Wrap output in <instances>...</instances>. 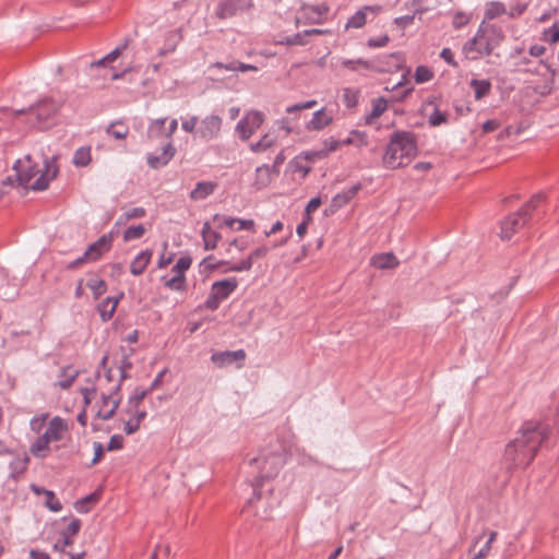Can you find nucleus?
<instances>
[{
    "mask_svg": "<svg viewBox=\"0 0 559 559\" xmlns=\"http://www.w3.org/2000/svg\"><path fill=\"white\" fill-rule=\"evenodd\" d=\"M286 462L285 445L276 440L267 448L263 449L258 456L249 461V465L254 473L251 483L253 489V497L249 500L250 503L257 502L263 507L264 493H272L273 487L269 481L276 477Z\"/></svg>",
    "mask_w": 559,
    "mask_h": 559,
    "instance_id": "obj_1",
    "label": "nucleus"
},
{
    "mask_svg": "<svg viewBox=\"0 0 559 559\" xmlns=\"http://www.w3.org/2000/svg\"><path fill=\"white\" fill-rule=\"evenodd\" d=\"M519 436L506 445L503 460L509 468L526 467L535 457L539 447L549 436L543 423L525 421Z\"/></svg>",
    "mask_w": 559,
    "mask_h": 559,
    "instance_id": "obj_2",
    "label": "nucleus"
},
{
    "mask_svg": "<svg viewBox=\"0 0 559 559\" xmlns=\"http://www.w3.org/2000/svg\"><path fill=\"white\" fill-rule=\"evenodd\" d=\"M503 39L504 33L500 26L483 21L476 34L463 45L462 51L468 60H479L490 56Z\"/></svg>",
    "mask_w": 559,
    "mask_h": 559,
    "instance_id": "obj_3",
    "label": "nucleus"
},
{
    "mask_svg": "<svg viewBox=\"0 0 559 559\" xmlns=\"http://www.w3.org/2000/svg\"><path fill=\"white\" fill-rule=\"evenodd\" d=\"M417 144L411 132H395L386 146L383 165L389 169H396L407 165L416 155Z\"/></svg>",
    "mask_w": 559,
    "mask_h": 559,
    "instance_id": "obj_4",
    "label": "nucleus"
},
{
    "mask_svg": "<svg viewBox=\"0 0 559 559\" xmlns=\"http://www.w3.org/2000/svg\"><path fill=\"white\" fill-rule=\"evenodd\" d=\"M544 197L542 192L535 194L521 210L506 217L501 222V238L510 239L520 228L525 226L531 217V213L544 200Z\"/></svg>",
    "mask_w": 559,
    "mask_h": 559,
    "instance_id": "obj_5",
    "label": "nucleus"
},
{
    "mask_svg": "<svg viewBox=\"0 0 559 559\" xmlns=\"http://www.w3.org/2000/svg\"><path fill=\"white\" fill-rule=\"evenodd\" d=\"M238 281L236 277H229L214 282L211 287L210 296L205 301V308L209 310H216L221 302L227 299L231 293L236 290Z\"/></svg>",
    "mask_w": 559,
    "mask_h": 559,
    "instance_id": "obj_6",
    "label": "nucleus"
},
{
    "mask_svg": "<svg viewBox=\"0 0 559 559\" xmlns=\"http://www.w3.org/2000/svg\"><path fill=\"white\" fill-rule=\"evenodd\" d=\"M223 118L216 114H210L202 118L198 124L197 138L210 142L221 135Z\"/></svg>",
    "mask_w": 559,
    "mask_h": 559,
    "instance_id": "obj_7",
    "label": "nucleus"
},
{
    "mask_svg": "<svg viewBox=\"0 0 559 559\" xmlns=\"http://www.w3.org/2000/svg\"><path fill=\"white\" fill-rule=\"evenodd\" d=\"M264 115L259 110L248 111L236 124V132L240 140L248 141L263 124Z\"/></svg>",
    "mask_w": 559,
    "mask_h": 559,
    "instance_id": "obj_8",
    "label": "nucleus"
},
{
    "mask_svg": "<svg viewBox=\"0 0 559 559\" xmlns=\"http://www.w3.org/2000/svg\"><path fill=\"white\" fill-rule=\"evenodd\" d=\"M60 108V103L51 99V98H43L35 105L29 106L26 109L16 110L15 116L23 114H34L39 123L47 121L50 117H52Z\"/></svg>",
    "mask_w": 559,
    "mask_h": 559,
    "instance_id": "obj_9",
    "label": "nucleus"
},
{
    "mask_svg": "<svg viewBox=\"0 0 559 559\" xmlns=\"http://www.w3.org/2000/svg\"><path fill=\"white\" fill-rule=\"evenodd\" d=\"M13 169L16 171V180L20 186L28 187L31 180L39 174V169L36 164H33L32 156L27 154L24 160H16Z\"/></svg>",
    "mask_w": 559,
    "mask_h": 559,
    "instance_id": "obj_10",
    "label": "nucleus"
},
{
    "mask_svg": "<svg viewBox=\"0 0 559 559\" xmlns=\"http://www.w3.org/2000/svg\"><path fill=\"white\" fill-rule=\"evenodd\" d=\"M252 7V0H224L218 3L215 15L219 20H226L235 16L237 13L248 10Z\"/></svg>",
    "mask_w": 559,
    "mask_h": 559,
    "instance_id": "obj_11",
    "label": "nucleus"
},
{
    "mask_svg": "<svg viewBox=\"0 0 559 559\" xmlns=\"http://www.w3.org/2000/svg\"><path fill=\"white\" fill-rule=\"evenodd\" d=\"M44 171L40 176L29 186L35 191H43L48 188L49 182L58 175L57 156L44 159Z\"/></svg>",
    "mask_w": 559,
    "mask_h": 559,
    "instance_id": "obj_12",
    "label": "nucleus"
},
{
    "mask_svg": "<svg viewBox=\"0 0 559 559\" xmlns=\"http://www.w3.org/2000/svg\"><path fill=\"white\" fill-rule=\"evenodd\" d=\"M245 359L246 353L243 349L216 352L211 356L212 362L218 368H225L233 364H238V367H241Z\"/></svg>",
    "mask_w": 559,
    "mask_h": 559,
    "instance_id": "obj_13",
    "label": "nucleus"
},
{
    "mask_svg": "<svg viewBox=\"0 0 559 559\" xmlns=\"http://www.w3.org/2000/svg\"><path fill=\"white\" fill-rule=\"evenodd\" d=\"M176 154V148L171 141H168L162 150L160 154H148L146 162L151 168L158 169L167 165Z\"/></svg>",
    "mask_w": 559,
    "mask_h": 559,
    "instance_id": "obj_14",
    "label": "nucleus"
},
{
    "mask_svg": "<svg viewBox=\"0 0 559 559\" xmlns=\"http://www.w3.org/2000/svg\"><path fill=\"white\" fill-rule=\"evenodd\" d=\"M381 8L379 5H365L356 11L345 24V28H361L367 22V15H376L379 13Z\"/></svg>",
    "mask_w": 559,
    "mask_h": 559,
    "instance_id": "obj_15",
    "label": "nucleus"
},
{
    "mask_svg": "<svg viewBox=\"0 0 559 559\" xmlns=\"http://www.w3.org/2000/svg\"><path fill=\"white\" fill-rule=\"evenodd\" d=\"M213 219L214 221L221 219L222 221V223L219 225L221 227L226 226V227H229L235 230H242V229L253 230V228H254L253 219L234 218V217H228V216H224V215H219V214H215Z\"/></svg>",
    "mask_w": 559,
    "mask_h": 559,
    "instance_id": "obj_16",
    "label": "nucleus"
},
{
    "mask_svg": "<svg viewBox=\"0 0 559 559\" xmlns=\"http://www.w3.org/2000/svg\"><path fill=\"white\" fill-rule=\"evenodd\" d=\"M67 429H68L67 423L62 418L56 416L49 421V425L43 435L50 442L59 441L62 439V432L66 431Z\"/></svg>",
    "mask_w": 559,
    "mask_h": 559,
    "instance_id": "obj_17",
    "label": "nucleus"
},
{
    "mask_svg": "<svg viewBox=\"0 0 559 559\" xmlns=\"http://www.w3.org/2000/svg\"><path fill=\"white\" fill-rule=\"evenodd\" d=\"M122 296L123 293H120L118 297H107L97 306V311L99 312L102 321L106 322L112 318L117 305Z\"/></svg>",
    "mask_w": 559,
    "mask_h": 559,
    "instance_id": "obj_18",
    "label": "nucleus"
},
{
    "mask_svg": "<svg viewBox=\"0 0 559 559\" xmlns=\"http://www.w3.org/2000/svg\"><path fill=\"white\" fill-rule=\"evenodd\" d=\"M370 263L379 270L394 269L400 264L399 260L392 252L374 254L371 258Z\"/></svg>",
    "mask_w": 559,
    "mask_h": 559,
    "instance_id": "obj_19",
    "label": "nucleus"
},
{
    "mask_svg": "<svg viewBox=\"0 0 559 559\" xmlns=\"http://www.w3.org/2000/svg\"><path fill=\"white\" fill-rule=\"evenodd\" d=\"M359 189L360 185H356L335 194L331 201V211L334 212L347 204L357 194Z\"/></svg>",
    "mask_w": 559,
    "mask_h": 559,
    "instance_id": "obj_20",
    "label": "nucleus"
},
{
    "mask_svg": "<svg viewBox=\"0 0 559 559\" xmlns=\"http://www.w3.org/2000/svg\"><path fill=\"white\" fill-rule=\"evenodd\" d=\"M182 40L180 29H173L166 33L163 47L158 50V56H166L176 50L178 44Z\"/></svg>",
    "mask_w": 559,
    "mask_h": 559,
    "instance_id": "obj_21",
    "label": "nucleus"
},
{
    "mask_svg": "<svg viewBox=\"0 0 559 559\" xmlns=\"http://www.w3.org/2000/svg\"><path fill=\"white\" fill-rule=\"evenodd\" d=\"M333 118L331 115L325 112L324 108H321L313 112L312 118L307 123L308 130L320 131L332 122Z\"/></svg>",
    "mask_w": 559,
    "mask_h": 559,
    "instance_id": "obj_22",
    "label": "nucleus"
},
{
    "mask_svg": "<svg viewBox=\"0 0 559 559\" xmlns=\"http://www.w3.org/2000/svg\"><path fill=\"white\" fill-rule=\"evenodd\" d=\"M216 187L217 185L213 181H199L190 192V199L193 201L204 200L215 191Z\"/></svg>",
    "mask_w": 559,
    "mask_h": 559,
    "instance_id": "obj_23",
    "label": "nucleus"
},
{
    "mask_svg": "<svg viewBox=\"0 0 559 559\" xmlns=\"http://www.w3.org/2000/svg\"><path fill=\"white\" fill-rule=\"evenodd\" d=\"M273 174H275L273 168L267 164H263L257 167L254 187L257 189H263L267 187L272 181Z\"/></svg>",
    "mask_w": 559,
    "mask_h": 559,
    "instance_id": "obj_24",
    "label": "nucleus"
},
{
    "mask_svg": "<svg viewBox=\"0 0 559 559\" xmlns=\"http://www.w3.org/2000/svg\"><path fill=\"white\" fill-rule=\"evenodd\" d=\"M276 144V136L271 133H265L257 142L249 144V150L254 154L264 153Z\"/></svg>",
    "mask_w": 559,
    "mask_h": 559,
    "instance_id": "obj_25",
    "label": "nucleus"
},
{
    "mask_svg": "<svg viewBox=\"0 0 559 559\" xmlns=\"http://www.w3.org/2000/svg\"><path fill=\"white\" fill-rule=\"evenodd\" d=\"M151 260V252L145 250L141 251L131 262L130 272L131 274L138 276L141 275L146 269L147 264Z\"/></svg>",
    "mask_w": 559,
    "mask_h": 559,
    "instance_id": "obj_26",
    "label": "nucleus"
},
{
    "mask_svg": "<svg viewBox=\"0 0 559 559\" xmlns=\"http://www.w3.org/2000/svg\"><path fill=\"white\" fill-rule=\"evenodd\" d=\"M29 463V457L24 454L23 456H17L13 461H11L9 468H10V476L14 479H17L21 475L25 473L27 469Z\"/></svg>",
    "mask_w": 559,
    "mask_h": 559,
    "instance_id": "obj_27",
    "label": "nucleus"
},
{
    "mask_svg": "<svg viewBox=\"0 0 559 559\" xmlns=\"http://www.w3.org/2000/svg\"><path fill=\"white\" fill-rule=\"evenodd\" d=\"M78 374H79V371L73 370V368L71 366L61 368L59 376H58L59 381L57 382V385L63 390L69 389L72 385V383L74 382V380L76 379Z\"/></svg>",
    "mask_w": 559,
    "mask_h": 559,
    "instance_id": "obj_28",
    "label": "nucleus"
},
{
    "mask_svg": "<svg viewBox=\"0 0 559 559\" xmlns=\"http://www.w3.org/2000/svg\"><path fill=\"white\" fill-rule=\"evenodd\" d=\"M49 443L50 441L41 435L32 443L29 452L36 457L44 459L48 455Z\"/></svg>",
    "mask_w": 559,
    "mask_h": 559,
    "instance_id": "obj_29",
    "label": "nucleus"
},
{
    "mask_svg": "<svg viewBox=\"0 0 559 559\" xmlns=\"http://www.w3.org/2000/svg\"><path fill=\"white\" fill-rule=\"evenodd\" d=\"M469 85L473 88L475 99L477 100L485 97L491 90V83L489 80L473 79L471 80Z\"/></svg>",
    "mask_w": 559,
    "mask_h": 559,
    "instance_id": "obj_30",
    "label": "nucleus"
},
{
    "mask_svg": "<svg viewBox=\"0 0 559 559\" xmlns=\"http://www.w3.org/2000/svg\"><path fill=\"white\" fill-rule=\"evenodd\" d=\"M214 68L218 69H225L227 71H240V72H247V71H257L258 68L253 64L243 63L240 61H231L228 63L223 62H215L213 64Z\"/></svg>",
    "mask_w": 559,
    "mask_h": 559,
    "instance_id": "obj_31",
    "label": "nucleus"
},
{
    "mask_svg": "<svg viewBox=\"0 0 559 559\" xmlns=\"http://www.w3.org/2000/svg\"><path fill=\"white\" fill-rule=\"evenodd\" d=\"M167 121V118H158L153 120L147 129V136L150 139H162L165 138V122Z\"/></svg>",
    "mask_w": 559,
    "mask_h": 559,
    "instance_id": "obj_32",
    "label": "nucleus"
},
{
    "mask_svg": "<svg viewBox=\"0 0 559 559\" xmlns=\"http://www.w3.org/2000/svg\"><path fill=\"white\" fill-rule=\"evenodd\" d=\"M342 66L352 71H356L358 67H362L367 70H380L372 61L365 59H344Z\"/></svg>",
    "mask_w": 559,
    "mask_h": 559,
    "instance_id": "obj_33",
    "label": "nucleus"
},
{
    "mask_svg": "<svg viewBox=\"0 0 559 559\" xmlns=\"http://www.w3.org/2000/svg\"><path fill=\"white\" fill-rule=\"evenodd\" d=\"M91 148L88 146H81L74 152L72 163L76 167H85L91 163Z\"/></svg>",
    "mask_w": 559,
    "mask_h": 559,
    "instance_id": "obj_34",
    "label": "nucleus"
},
{
    "mask_svg": "<svg viewBox=\"0 0 559 559\" xmlns=\"http://www.w3.org/2000/svg\"><path fill=\"white\" fill-rule=\"evenodd\" d=\"M507 13L506 5L500 1H491L486 4L485 20H493Z\"/></svg>",
    "mask_w": 559,
    "mask_h": 559,
    "instance_id": "obj_35",
    "label": "nucleus"
},
{
    "mask_svg": "<svg viewBox=\"0 0 559 559\" xmlns=\"http://www.w3.org/2000/svg\"><path fill=\"white\" fill-rule=\"evenodd\" d=\"M148 393H151L148 389L136 388L128 400V412H133V408H138Z\"/></svg>",
    "mask_w": 559,
    "mask_h": 559,
    "instance_id": "obj_36",
    "label": "nucleus"
},
{
    "mask_svg": "<svg viewBox=\"0 0 559 559\" xmlns=\"http://www.w3.org/2000/svg\"><path fill=\"white\" fill-rule=\"evenodd\" d=\"M107 133L117 140H122L128 135L129 128L123 122L116 121L107 128Z\"/></svg>",
    "mask_w": 559,
    "mask_h": 559,
    "instance_id": "obj_37",
    "label": "nucleus"
},
{
    "mask_svg": "<svg viewBox=\"0 0 559 559\" xmlns=\"http://www.w3.org/2000/svg\"><path fill=\"white\" fill-rule=\"evenodd\" d=\"M388 108V100L384 97H378L372 100V109L370 115L367 117V122L371 119L380 117Z\"/></svg>",
    "mask_w": 559,
    "mask_h": 559,
    "instance_id": "obj_38",
    "label": "nucleus"
},
{
    "mask_svg": "<svg viewBox=\"0 0 559 559\" xmlns=\"http://www.w3.org/2000/svg\"><path fill=\"white\" fill-rule=\"evenodd\" d=\"M86 286L93 292L95 299H98L107 290L105 281L97 277L90 278Z\"/></svg>",
    "mask_w": 559,
    "mask_h": 559,
    "instance_id": "obj_39",
    "label": "nucleus"
},
{
    "mask_svg": "<svg viewBox=\"0 0 559 559\" xmlns=\"http://www.w3.org/2000/svg\"><path fill=\"white\" fill-rule=\"evenodd\" d=\"M219 264L227 266L225 272H243V271H249L252 267L251 262L248 259H243L236 263H231L228 261H222V262H219Z\"/></svg>",
    "mask_w": 559,
    "mask_h": 559,
    "instance_id": "obj_40",
    "label": "nucleus"
},
{
    "mask_svg": "<svg viewBox=\"0 0 559 559\" xmlns=\"http://www.w3.org/2000/svg\"><path fill=\"white\" fill-rule=\"evenodd\" d=\"M342 98H343V103L345 104L346 107L353 108L358 104L359 91L350 88V87H345L343 90Z\"/></svg>",
    "mask_w": 559,
    "mask_h": 559,
    "instance_id": "obj_41",
    "label": "nucleus"
},
{
    "mask_svg": "<svg viewBox=\"0 0 559 559\" xmlns=\"http://www.w3.org/2000/svg\"><path fill=\"white\" fill-rule=\"evenodd\" d=\"M145 234V228L142 224L128 227L123 231V240L126 242L140 239Z\"/></svg>",
    "mask_w": 559,
    "mask_h": 559,
    "instance_id": "obj_42",
    "label": "nucleus"
},
{
    "mask_svg": "<svg viewBox=\"0 0 559 559\" xmlns=\"http://www.w3.org/2000/svg\"><path fill=\"white\" fill-rule=\"evenodd\" d=\"M43 493L46 496L45 506L52 512H59L62 509V504L59 499L56 498L53 491L48 489H41Z\"/></svg>",
    "mask_w": 559,
    "mask_h": 559,
    "instance_id": "obj_43",
    "label": "nucleus"
},
{
    "mask_svg": "<svg viewBox=\"0 0 559 559\" xmlns=\"http://www.w3.org/2000/svg\"><path fill=\"white\" fill-rule=\"evenodd\" d=\"M146 214V211L144 207H141V206H138V207H132V209H129L128 211H126L119 218H118V224H123L130 219H133V218H141L143 216H145Z\"/></svg>",
    "mask_w": 559,
    "mask_h": 559,
    "instance_id": "obj_44",
    "label": "nucleus"
},
{
    "mask_svg": "<svg viewBox=\"0 0 559 559\" xmlns=\"http://www.w3.org/2000/svg\"><path fill=\"white\" fill-rule=\"evenodd\" d=\"M163 280H164V285L169 289L177 290V292L185 289V286H186L185 276L174 275L171 278L164 277Z\"/></svg>",
    "mask_w": 559,
    "mask_h": 559,
    "instance_id": "obj_45",
    "label": "nucleus"
},
{
    "mask_svg": "<svg viewBox=\"0 0 559 559\" xmlns=\"http://www.w3.org/2000/svg\"><path fill=\"white\" fill-rule=\"evenodd\" d=\"M543 40L548 41L549 44H556L559 41V23H554L550 27L544 29L543 32Z\"/></svg>",
    "mask_w": 559,
    "mask_h": 559,
    "instance_id": "obj_46",
    "label": "nucleus"
},
{
    "mask_svg": "<svg viewBox=\"0 0 559 559\" xmlns=\"http://www.w3.org/2000/svg\"><path fill=\"white\" fill-rule=\"evenodd\" d=\"M433 76V73L430 69L425 66H418L415 70V81L416 83H426L430 81Z\"/></svg>",
    "mask_w": 559,
    "mask_h": 559,
    "instance_id": "obj_47",
    "label": "nucleus"
},
{
    "mask_svg": "<svg viewBox=\"0 0 559 559\" xmlns=\"http://www.w3.org/2000/svg\"><path fill=\"white\" fill-rule=\"evenodd\" d=\"M305 37H306L305 32H301V33H297L292 36L284 37L283 39L278 40V44L286 45V46H294V45L302 46V45H306V41L304 39Z\"/></svg>",
    "mask_w": 559,
    "mask_h": 559,
    "instance_id": "obj_48",
    "label": "nucleus"
},
{
    "mask_svg": "<svg viewBox=\"0 0 559 559\" xmlns=\"http://www.w3.org/2000/svg\"><path fill=\"white\" fill-rule=\"evenodd\" d=\"M341 146V141L329 138L323 141V148L320 150V156H328L331 152L336 151Z\"/></svg>",
    "mask_w": 559,
    "mask_h": 559,
    "instance_id": "obj_49",
    "label": "nucleus"
},
{
    "mask_svg": "<svg viewBox=\"0 0 559 559\" xmlns=\"http://www.w3.org/2000/svg\"><path fill=\"white\" fill-rule=\"evenodd\" d=\"M198 124H199V118L197 116H191L189 119L182 120L181 129L185 132L194 134L197 136Z\"/></svg>",
    "mask_w": 559,
    "mask_h": 559,
    "instance_id": "obj_50",
    "label": "nucleus"
},
{
    "mask_svg": "<svg viewBox=\"0 0 559 559\" xmlns=\"http://www.w3.org/2000/svg\"><path fill=\"white\" fill-rule=\"evenodd\" d=\"M191 266V259L188 257L180 258L177 263L173 266L175 275L185 276V272Z\"/></svg>",
    "mask_w": 559,
    "mask_h": 559,
    "instance_id": "obj_51",
    "label": "nucleus"
},
{
    "mask_svg": "<svg viewBox=\"0 0 559 559\" xmlns=\"http://www.w3.org/2000/svg\"><path fill=\"white\" fill-rule=\"evenodd\" d=\"M81 528V521L79 519H73L66 530H63L60 535L68 536L70 539H73L74 536L78 535Z\"/></svg>",
    "mask_w": 559,
    "mask_h": 559,
    "instance_id": "obj_52",
    "label": "nucleus"
},
{
    "mask_svg": "<svg viewBox=\"0 0 559 559\" xmlns=\"http://www.w3.org/2000/svg\"><path fill=\"white\" fill-rule=\"evenodd\" d=\"M119 404H120V399H118V400H112V405L110 406V408H108V409H105V408L103 409V408H100V409L98 411V413H97V416H98L99 418H102L103 420H108V419H110V418L115 415V413H116V411H117V408H118Z\"/></svg>",
    "mask_w": 559,
    "mask_h": 559,
    "instance_id": "obj_53",
    "label": "nucleus"
},
{
    "mask_svg": "<svg viewBox=\"0 0 559 559\" xmlns=\"http://www.w3.org/2000/svg\"><path fill=\"white\" fill-rule=\"evenodd\" d=\"M96 497H97L96 493H92L81 500H78L74 504L75 510L80 513L88 512L90 509H88L87 504L90 502L94 501L96 499Z\"/></svg>",
    "mask_w": 559,
    "mask_h": 559,
    "instance_id": "obj_54",
    "label": "nucleus"
},
{
    "mask_svg": "<svg viewBox=\"0 0 559 559\" xmlns=\"http://www.w3.org/2000/svg\"><path fill=\"white\" fill-rule=\"evenodd\" d=\"M221 239V234L217 231L211 233L206 238H203L204 249L205 250H214L217 246V242Z\"/></svg>",
    "mask_w": 559,
    "mask_h": 559,
    "instance_id": "obj_55",
    "label": "nucleus"
},
{
    "mask_svg": "<svg viewBox=\"0 0 559 559\" xmlns=\"http://www.w3.org/2000/svg\"><path fill=\"white\" fill-rule=\"evenodd\" d=\"M73 539H70L68 536L60 535V538L53 544V550L66 552V549L73 545Z\"/></svg>",
    "mask_w": 559,
    "mask_h": 559,
    "instance_id": "obj_56",
    "label": "nucleus"
},
{
    "mask_svg": "<svg viewBox=\"0 0 559 559\" xmlns=\"http://www.w3.org/2000/svg\"><path fill=\"white\" fill-rule=\"evenodd\" d=\"M447 121V115L439 109H435L433 112L429 117V123L432 127L440 126L441 123Z\"/></svg>",
    "mask_w": 559,
    "mask_h": 559,
    "instance_id": "obj_57",
    "label": "nucleus"
},
{
    "mask_svg": "<svg viewBox=\"0 0 559 559\" xmlns=\"http://www.w3.org/2000/svg\"><path fill=\"white\" fill-rule=\"evenodd\" d=\"M123 447V437L121 435H114L107 444V451L120 450Z\"/></svg>",
    "mask_w": 559,
    "mask_h": 559,
    "instance_id": "obj_58",
    "label": "nucleus"
},
{
    "mask_svg": "<svg viewBox=\"0 0 559 559\" xmlns=\"http://www.w3.org/2000/svg\"><path fill=\"white\" fill-rule=\"evenodd\" d=\"M469 22V16L466 13L457 12L453 16V26L454 28H461L465 26Z\"/></svg>",
    "mask_w": 559,
    "mask_h": 559,
    "instance_id": "obj_59",
    "label": "nucleus"
},
{
    "mask_svg": "<svg viewBox=\"0 0 559 559\" xmlns=\"http://www.w3.org/2000/svg\"><path fill=\"white\" fill-rule=\"evenodd\" d=\"M269 252V248L265 246H261L257 249H254L249 255L248 260H250L251 265H253V262L258 259L264 258Z\"/></svg>",
    "mask_w": 559,
    "mask_h": 559,
    "instance_id": "obj_60",
    "label": "nucleus"
},
{
    "mask_svg": "<svg viewBox=\"0 0 559 559\" xmlns=\"http://www.w3.org/2000/svg\"><path fill=\"white\" fill-rule=\"evenodd\" d=\"M110 243H111V235H103L95 241V245L99 248L102 253L109 250Z\"/></svg>",
    "mask_w": 559,
    "mask_h": 559,
    "instance_id": "obj_61",
    "label": "nucleus"
},
{
    "mask_svg": "<svg viewBox=\"0 0 559 559\" xmlns=\"http://www.w3.org/2000/svg\"><path fill=\"white\" fill-rule=\"evenodd\" d=\"M127 46H128V40L126 39L123 44L119 45L112 51L107 53L105 56V60H107V62H111V61L116 60L121 55V52L127 48Z\"/></svg>",
    "mask_w": 559,
    "mask_h": 559,
    "instance_id": "obj_62",
    "label": "nucleus"
},
{
    "mask_svg": "<svg viewBox=\"0 0 559 559\" xmlns=\"http://www.w3.org/2000/svg\"><path fill=\"white\" fill-rule=\"evenodd\" d=\"M527 9V3H516L514 5H512L510 8V11L508 13V15L510 17H518V16H521Z\"/></svg>",
    "mask_w": 559,
    "mask_h": 559,
    "instance_id": "obj_63",
    "label": "nucleus"
},
{
    "mask_svg": "<svg viewBox=\"0 0 559 559\" xmlns=\"http://www.w3.org/2000/svg\"><path fill=\"white\" fill-rule=\"evenodd\" d=\"M93 448H94V457H93V460H92L91 464H92V465H95V464H97V463L100 461V459L103 457L104 452H105V448H104V445H103L100 442H97V441H95V442L93 443Z\"/></svg>",
    "mask_w": 559,
    "mask_h": 559,
    "instance_id": "obj_64",
    "label": "nucleus"
}]
</instances>
